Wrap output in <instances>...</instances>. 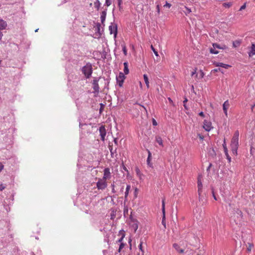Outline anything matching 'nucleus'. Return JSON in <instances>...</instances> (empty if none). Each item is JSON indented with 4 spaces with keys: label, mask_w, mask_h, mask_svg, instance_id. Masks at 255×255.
<instances>
[{
    "label": "nucleus",
    "mask_w": 255,
    "mask_h": 255,
    "mask_svg": "<svg viewBox=\"0 0 255 255\" xmlns=\"http://www.w3.org/2000/svg\"><path fill=\"white\" fill-rule=\"evenodd\" d=\"M136 255H144V251H142V252H139L137 253Z\"/></svg>",
    "instance_id": "nucleus-48"
},
{
    "label": "nucleus",
    "mask_w": 255,
    "mask_h": 255,
    "mask_svg": "<svg viewBox=\"0 0 255 255\" xmlns=\"http://www.w3.org/2000/svg\"><path fill=\"white\" fill-rule=\"evenodd\" d=\"M125 246V244L123 243H121V244H120V247H119V252H120L121 250Z\"/></svg>",
    "instance_id": "nucleus-34"
},
{
    "label": "nucleus",
    "mask_w": 255,
    "mask_h": 255,
    "mask_svg": "<svg viewBox=\"0 0 255 255\" xmlns=\"http://www.w3.org/2000/svg\"><path fill=\"white\" fill-rule=\"evenodd\" d=\"M5 186L3 184H0V191L4 190L5 189Z\"/></svg>",
    "instance_id": "nucleus-38"
},
{
    "label": "nucleus",
    "mask_w": 255,
    "mask_h": 255,
    "mask_svg": "<svg viewBox=\"0 0 255 255\" xmlns=\"http://www.w3.org/2000/svg\"><path fill=\"white\" fill-rule=\"evenodd\" d=\"M199 116H200L201 117H202L203 118H204L205 117V115H204V113L202 112H201L200 113H199Z\"/></svg>",
    "instance_id": "nucleus-46"
},
{
    "label": "nucleus",
    "mask_w": 255,
    "mask_h": 255,
    "mask_svg": "<svg viewBox=\"0 0 255 255\" xmlns=\"http://www.w3.org/2000/svg\"><path fill=\"white\" fill-rule=\"evenodd\" d=\"M232 5V2H225L223 3V6L226 8H229Z\"/></svg>",
    "instance_id": "nucleus-26"
},
{
    "label": "nucleus",
    "mask_w": 255,
    "mask_h": 255,
    "mask_svg": "<svg viewBox=\"0 0 255 255\" xmlns=\"http://www.w3.org/2000/svg\"><path fill=\"white\" fill-rule=\"evenodd\" d=\"M151 159L149 158H147V164L149 167H152V164L150 162Z\"/></svg>",
    "instance_id": "nucleus-31"
},
{
    "label": "nucleus",
    "mask_w": 255,
    "mask_h": 255,
    "mask_svg": "<svg viewBox=\"0 0 255 255\" xmlns=\"http://www.w3.org/2000/svg\"><path fill=\"white\" fill-rule=\"evenodd\" d=\"M171 6V4L167 2H166L165 4L164 5V7H166L170 8Z\"/></svg>",
    "instance_id": "nucleus-39"
},
{
    "label": "nucleus",
    "mask_w": 255,
    "mask_h": 255,
    "mask_svg": "<svg viewBox=\"0 0 255 255\" xmlns=\"http://www.w3.org/2000/svg\"><path fill=\"white\" fill-rule=\"evenodd\" d=\"M112 192L113 193H115L116 192V191L115 190V188H113L112 189Z\"/></svg>",
    "instance_id": "nucleus-55"
},
{
    "label": "nucleus",
    "mask_w": 255,
    "mask_h": 255,
    "mask_svg": "<svg viewBox=\"0 0 255 255\" xmlns=\"http://www.w3.org/2000/svg\"><path fill=\"white\" fill-rule=\"evenodd\" d=\"M173 248L176 250V251L180 254H183L184 253V251L183 249H182L180 248L179 246L176 243L173 244Z\"/></svg>",
    "instance_id": "nucleus-15"
},
{
    "label": "nucleus",
    "mask_w": 255,
    "mask_h": 255,
    "mask_svg": "<svg viewBox=\"0 0 255 255\" xmlns=\"http://www.w3.org/2000/svg\"><path fill=\"white\" fill-rule=\"evenodd\" d=\"M204 76V73L202 70H200L199 72V76H198V79L203 78Z\"/></svg>",
    "instance_id": "nucleus-25"
},
{
    "label": "nucleus",
    "mask_w": 255,
    "mask_h": 255,
    "mask_svg": "<svg viewBox=\"0 0 255 255\" xmlns=\"http://www.w3.org/2000/svg\"><path fill=\"white\" fill-rule=\"evenodd\" d=\"M114 218H115V215H114V213H113V214H111V219H114Z\"/></svg>",
    "instance_id": "nucleus-52"
},
{
    "label": "nucleus",
    "mask_w": 255,
    "mask_h": 255,
    "mask_svg": "<svg viewBox=\"0 0 255 255\" xmlns=\"http://www.w3.org/2000/svg\"><path fill=\"white\" fill-rule=\"evenodd\" d=\"M202 175L198 176L197 181L198 193H202L203 192V185L202 183Z\"/></svg>",
    "instance_id": "nucleus-8"
},
{
    "label": "nucleus",
    "mask_w": 255,
    "mask_h": 255,
    "mask_svg": "<svg viewBox=\"0 0 255 255\" xmlns=\"http://www.w3.org/2000/svg\"><path fill=\"white\" fill-rule=\"evenodd\" d=\"M124 71L125 74H128L129 73V70L128 68V62H126L124 63Z\"/></svg>",
    "instance_id": "nucleus-17"
},
{
    "label": "nucleus",
    "mask_w": 255,
    "mask_h": 255,
    "mask_svg": "<svg viewBox=\"0 0 255 255\" xmlns=\"http://www.w3.org/2000/svg\"><path fill=\"white\" fill-rule=\"evenodd\" d=\"M99 132L100 133L101 139L102 140H105V137L106 135V130L104 126H101L99 128Z\"/></svg>",
    "instance_id": "nucleus-10"
},
{
    "label": "nucleus",
    "mask_w": 255,
    "mask_h": 255,
    "mask_svg": "<svg viewBox=\"0 0 255 255\" xmlns=\"http://www.w3.org/2000/svg\"><path fill=\"white\" fill-rule=\"evenodd\" d=\"M82 73L84 74L86 78H89L92 73L93 69L91 64L88 63L82 69Z\"/></svg>",
    "instance_id": "nucleus-2"
},
{
    "label": "nucleus",
    "mask_w": 255,
    "mask_h": 255,
    "mask_svg": "<svg viewBox=\"0 0 255 255\" xmlns=\"http://www.w3.org/2000/svg\"><path fill=\"white\" fill-rule=\"evenodd\" d=\"M111 186H112V188H115V185H114V184H112L111 185Z\"/></svg>",
    "instance_id": "nucleus-59"
},
{
    "label": "nucleus",
    "mask_w": 255,
    "mask_h": 255,
    "mask_svg": "<svg viewBox=\"0 0 255 255\" xmlns=\"http://www.w3.org/2000/svg\"><path fill=\"white\" fill-rule=\"evenodd\" d=\"M138 190L137 188H135V191H134V195L135 197L137 196V193Z\"/></svg>",
    "instance_id": "nucleus-51"
},
{
    "label": "nucleus",
    "mask_w": 255,
    "mask_h": 255,
    "mask_svg": "<svg viewBox=\"0 0 255 255\" xmlns=\"http://www.w3.org/2000/svg\"><path fill=\"white\" fill-rule=\"evenodd\" d=\"M203 128L207 131H210L213 128L211 122L205 120L204 121Z\"/></svg>",
    "instance_id": "nucleus-9"
},
{
    "label": "nucleus",
    "mask_w": 255,
    "mask_h": 255,
    "mask_svg": "<svg viewBox=\"0 0 255 255\" xmlns=\"http://www.w3.org/2000/svg\"><path fill=\"white\" fill-rule=\"evenodd\" d=\"M130 189V185H127V187H126V192H125V198L126 199H127V198L128 196L129 191Z\"/></svg>",
    "instance_id": "nucleus-20"
},
{
    "label": "nucleus",
    "mask_w": 255,
    "mask_h": 255,
    "mask_svg": "<svg viewBox=\"0 0 255 255\" xmlns=\"http://www.w3.org/2000/svg\"><path fill=\"white\" fill-rule=\"evenodd\" d=\"M162 214H163L162 224L164 226V228H166L165 198L163 199L162 201Z\"/></svg>",
    "instance_id": "nucleus-5"
},
{
    "label": "nucleus",
    "mask_w": 255,
    "mask_h": 255,
    "mask_svg": "<svg viewBox=\"0 0 255 255\" xmlns=\"http://www.w3.org/2000/svg\"><path fill=\"white\" fill-rule=\"evenodd\" d=\"M252 246L250 245L249 247V248L248 249L249 250H251V248H252Z\"/></svg>",
    "instance_id": "nucleus-61"
},
{
    "label": "nucleus",
    "mask_w": 255,
    "mask_h": 255,
    "mask_svg": "<svg viewBox=\"0 0 255 255\" xmlns=\"http://www.w3.org/2000/svg\"><path fill=\"white\" fill-rule=\"evenodd\" d=\"M211 166H212V164H211V163H210V164H209V165L208 167L207 168V170H209L210 169V167H211Z\"/></svg>",
    "instance_id": "nucleus-56"
},
{
    "label": "nucleus",
    "mask_w": 255,
    "mask_h": 255,
    "mask_svg": "<svg viewBox=\"0 0 255 255\" xmlns=\"http://www.w3.org/2000/svg\"><path fill=\"white\" fill-rule=\"evenodd\" d=\"M125 78V76L122 72H120L119 75L117 77V83L120 87H122Z\"/></svg>",
    "instance_id": "nucleus-6"
},
{
    "label": "nucleus",
    "mask_w": 255,
    "mask_h": 255,
    "mask_svg": "<svg viewBox=\"0 0 255 255\" xmlns=\"http://www.w3.org/2000/svg\"><path fill=\"white\" fill-rule=\"evenodd\" d=\"M156 141L161 146H163L162 139L159 136H156L155 137Z\"/></svg>",
    "instance_id": "nucleus-19"
},
{
    "label": "nucleus",
    "mask_w": 255,
    "mask_h": 255,
    "mask_svg": "<svg viewBox=\"0 0 255 255\" xmlns=\"http://www.w3.org/2000/svg\"><path fill=\"white\" fill-rule=\"evenodd\" d=\"M100 78H94L92 81L93 88L94 89V93L98 94L99 92L100 87L98 84V82Z\"/></svg>",
    "instance_id": "nucleus-3"
},
{
    "label": "nucleus",
    "mask_w": 255,
    "mask_h": 255,
    "mask_svg": "<svg viewBox=\"0 0 255 255\" xmlns=\"http://www.w3.org/2000/svg\"><path fill=\"white\" fill-rule=\"evenodd\" d=\"M214 71L215 72H218V71H220L221 69H220V68H219L218 69H214Z\"/></svg>",
    "instance_id": "nucleus-53"
},
{
    "label": "nucleus",
    "mask_w": 255,
    "mask_h": 255,
    "mask_svg": "<svg viewBox=\"0 0 255 255\" xmlns=\"http://www.w3.org/2000/svg\"><path fill=\"white\" fill-rule=\"evenodd\" d=\"M185 9L187 10V12H186V13H189L191 12L190 8H189L188 7L185 6Z\"/></svg>",
    "instance_id": "nucleus-40"
},
{
    "label": "nucleus",
    "mask_w": 255,
    "mask_h": 255,
    "mask_svg": "<svg viewBox=\"0 0 255 255\" xmlns=\"http://www.w3.org/2000/svg\"><path fill=\"white\" fill-rule=\"evenodd\" d=\"M229 106L230 104L229 101L228 100L226 101L223 105V111L226 116H227V110L229 108Z\"/></svg>",
    "instance_id": "nucleus-13"
},
{
    "label": "nucleus",
    "mask_w": 255,
    "mask_h": 255,
    "mask_svg": "<svg viewBox=\"0 0 255 255\" xmlns=\"http://www.w3.org/2000/svg\"><path fill=\"white\" fill-rule=\"evenodd\" d=\"M156 9H157V12L159 13V11H160V9H159V5H157L156 6Z\"/></svg>",
    "instance_id": "nucleus-50"
},
{
    "label": "nucleus",
    "mask_w": 255,
    "mask_h": 255,
    "mask_svg": "<svg viewBox=\"0 0 255 255\" xmlns=\"http://www.w3.org/2000/svg\"><path fill=\"white\" fill-rule=\"evenodd\" d=\"M212 194H213V197L214 198V199L215 200H217V198H216V196H215V195L214 194V191H212Z\"/></svg>",
    "instance_id": "nucleus-47"
},
{
    "label": "nucleus",
    "mask_w": 255,
    "mask_h": 255,
    "mask_svg": "<svg viewBox=\"0 0 255 255\" xmlns=\"http://www.w3.org/2000/svg\"><path fill=\"white\" fill-rule=\"evenodd\" d=\"M239 132L237 130L234 133L232 137L231 143V147L233 153L236 155H237V150L239 147Z\"/></svg>",
    "instance_id": "nucleus-1"
},
{
    "label": "nucleus",
    "mask_w": 255,
    "mask_h": 255,
    "mask_svg": "<svg viewBox=\"0 0 255 255\" xmlns=\"http://www.w3.org/2000/svg\"><path fill=\"white\" fill-rule=\"evenodd\" d=\"M118 5L119 6H120L121 4L122 3V0H118Z\"/></svg>",
    "instance_id": "nucleus-49"
},
{
    "label": "nucleus",
    "mask_w": 255,
    "mask_h": 255,
    "mask_svg": "<svg viewBox=\"0 0 255 255\" xmlns=\"http://www.w3.org/2000/svg\"><path fill=\"white\" fill-rule=\"evenodd\" d=\"M151 48L152 50L153 51V52H154V54L156 56H158V54L157 51L155 49V48L153 47V46L152 45H151Z\"/></svg>",
    "instance_id": "nucleus-30"
},
{
    "label": "nucleus",
    "mask_w": 255,
    "mask_h": 255,
    "mask_svg": "<svg viewBox=\"0 0 255 255\" xmlns=\"http://www.w3.org/2000/svg\"><path fill=\"white\" fill-rule=\"evenodd\" d=\"M216 65V66L223 67L226 69H228L230 67L229 65L224 64L223 63H217Z\"/></svg>",
    "instance_id": "nucleus-18"
},
{
    "label": "nucleus",
    "mask_w": 255,
    "mask_h": 255,
    "mask_svg": "<svg viewBox=\"0 0 255 255\" xmlns=\"http://www.w3.org/2000/svg\"><path fill=\"white\" fill-rule=\"evenodd\" d=\"M111 177V173L110 171V169L109 168H106L104 170V176L103 178L104 179L106 180L107 179H109Z\"/></svg>",
    "instance_id": "nucleus-12"
},
{
    "label": "nucleus",
    "mask_w": 255,
    "mask_h": 255,
    "mask_svg": "<svg viewBox=\"0 0 255 255\" xmlns=\"http://www.w3.org/2000/svg\"><path fill=\"white\" fill-rule=\"evenodd\" d=\"M123 52H124L125 55H127V50L126 49V47L125 45L123 46Z\"/></svg>",
    "instance_id": "nucleus-35"
},
{
    "label": "nucleus",
    "mask_w": 255,
    "mask_h": 255,
    "mask_svg": "<svg viewBox=\"0 0 255 255\" xmlns=\"http://www.w3.org/2000/svg\"><path fill=\"white\" fill-rule=\"evenodd\" d=\"M240 42L239 41H234L233 43V45L234 47H237L239 46L240 45Z\"/></svg>",
    "instance_id": "nucleus-28"
},
{
    "label": "nucleus",
    "mask_w": 255,
    "mask_h": 255,
    "mask_svg": "<svg viewBox=\"0 0 255 255\" xmlns=\"http://www.w3.org/2000/svg\"><path fill=\"white\" fill-rule=\"evenodd\" d=\"M124 186H123L122 187L121 189V190H120L121 192H122V193H123V191H124Z\"/></svg>",
    "instance_id": "nucleus-54"
},
{
    "label": "nucleus",
    "mask_w": 255,
    "mask_h": 255,
    "mask_svg": "<svg viewBox=\"0 0 255 255\" xmlns=\"http://www.w3.org/2000/svg\"><path fill=\"white\" fill-rule=\"evenodd\" d=\"M142 242H140V244L139 245L138 247H139V250H140V251L141 252H142V251H143V250L142 249Z\"/></svg>",
    "instance_id": "nucleus-36"
},
{
    "label": "nucleus",
    "mask_w": 255,
    "mask_h": 255,
    "mask_svg": "<svg viewBox=\"0 0 255 255\" xmlns=\"http://www.w3.org/2000/svg\"><path fill=\"white\" fill-rule=\"evenodd\" d=\"M38 29H37L35 30V32H37V31H38Z\"/></svg>",
    "instance_id": "nucleus-64"
},
{
    "label": "nucleus",
    "mask_w": 255,
    "mask_h": 255,
    "mask_svg": "<svg viewBox=\"0 0 255 255\" xmlns=\"http://www.w3.org/2000/svg\"><path fill=\"white\" fill-rule=\"evenodd\" d=\"M223 146L224 148V152L226 156V157H227L229 162H230L231 161V157L230 156V155L228 153V149H227V147L226 146L225 139H224V143L223 144Z\"/></svg>",
    "instance_id": "nucleus-11"
},
{
    "label": "nucleus",
    "mask_w": 255,
    "mask_h": 255,
    "mask_svg": "<svg viewBox=\"0 0 255 255\" xmlns=\"http://www.w3.org/2000/svg\"><path fill=\"white\" fill-rule=\"evenodd\" d=\"M106 180L103 178L99 180L97 183V187L98 189L104 190L106 188L107 183Z\"/></svg>",
    "instance_id": "nucleus-4"
},
{
    "label": "nucleus",
    "mask_w": 255,
    "mask_h": 255,
    "mask_svg": "<svg viewBox=\"0 0 255 255\" xmlns=\"http://www.w3.org/2000/svg\"><path fill=\"white\" fill-rule=\"evenodd\" d=\"M112 3V0H106L105 5L109 6Z\"/></svg>",
    "instance_id": "nucleus-29"
},
{
    "label": "nucleus",
    "mask_w": 255,
    "mask_h": 255,
    "mask_svg": "<svg viewBox=\"0 0 255 255\" xmlns=\"http://www.w3.org/2000/svg\"><path fill=\"white\" fill-rule=\"evenodd\" d=\"M210 51L212 54H218L219 53L218 51L216 50L215 48L214 47L211 48L210 49Z\"/></svg>",
    "instance_id": "nucleus-27"
},
{
    "label": "nucleus",
    "mask_w": 255,
    "mask_h": 255,
    "mask_svg": "<svg viewBox=\"0 0 255 255\" xmlns=\"http://www.w3.org/2000/svg\"><path fill=\"white\" fill-rule=\"evenodd\" d=\"M124 237H125V235H123L122 236V237L118 240V242L121 243L123 241V240Z\"/></svg>",
    "instance_id": "nucleus-42"
},
{
    "label": "nucleus",
    "mask_w": 255,
    "mask_h": 255,
    "mask_svg": "<svg viewBox=\"0 0 255 255\" xmlns=\"http://www.w3.org/2000/svg\"><path fill=\"white\" fill-rule=\"evenodd\" d=\"M213 47L214 48H218V49H224L226 48V46L225 45H223L222 46H220L219 44H217V43H214L213 44Z\"/></svg>",
    "instance_id": "nucleus-21"
},
{
    "label": "nucleus",
    "mask_w": 255,
    "mask_h": 255,
    "mask_svg": "<svg viewBox=\"0 0 255 255\" xmlns=\"http://www.w3.org/2000/svg\"><path fill=\"white\" fill-rule=\"evenodd\" d=\"M147 158H149L150 159L151 158V152H150L149 150H148V157H147Z\"/></svg>",
    "instance_id": "nucleus-45"
},
{
    "label": "nucleus",
    "mask_w": 255,
    "mask_h": 255,
    "mask_svg": "<svg viewBox=\"0 0 255 255\" xmlns=\"http://www.w3.org/2000/svg\"><path fill=\"white\" fill-rule=\"evenodd\" d=\"M143 79H144V82L146 84L147 87L149 88V84L148 79V77H147V75H146V74L143 75Z\"/></svg>",
    "instance_id": "nucleus-22"
},
{
    "label": "nucleus",
    "mask_w": 255,
    "mask_h": 255,
    "mask_svg": "<svg viewBox=\"0 0 255 255\" xmlns=\"http://www.w3.org/2000/svg\"><path fill=\"white\" fill-rule=\"evenodd\" d=\"M101 5V3L99 0H96V1L94 2V6L95 7L97 8V9H99L100 6Z\"/></svg>",
    "instance_id": "nucleus-24"
},
{
    "label": "nucleus",
    "mask_w": 255,
    "mask_h": 255,
    "mask_svg": "<svg viewBox=\"0 0 255 255\" xmlns=\"http://www.w3.org/2000/svg\"><path fill=\"white\" fill-rule=\"evenodd\" d=\"M109 29L110 30V34H114L115 37H116L117 34V25L116 24L111 23V25L109 27Z\"/></svg>",
    "instance_id": "nucleus-7"
},
{
    "label": "nucleus",
    "mask_w": 255,
    "mask_h": 255,
    "mask_svg": "<svg viewBox=\"0 0 255 255\" xmlns=\"http://www.w3.org/2000/svg\"><path fill=\"white\" fill-rule=\"evenodd\" d=\"M248 54L250 57H251L253 55H255V44L254 43L252 44L251 50L249 52Z\"/></svg>",
    "instance_id": "nucleus-14"
},
{
    "label": "nucleus",
    "mask_w": 255,
    "mask_h": 255,
    "mask_svg": "<svg viewBox=\"0 0 255 255\" xmlns=\"http://www.w3.org/2000/svg\"><path fill=\"white\" fill-rule=\"evenodd\" d=\"M123 169H124V170H125V171H128V170H127V168H126L125 166H123Z\"/></svg>",
    "instance_id": "nucleus-57"
},
{
    "label": "nucleus",
    "mask_w": 255,
    "mask_h": 255,
    "mask_svg": "<svg viewBox=\"0 0 255 255\" xmlns=\"http://www.w3.org/2000/svg\"><path fill=\"white\" fill-rule=\"evenodd\" d=\"M198 199L199 201L200 202H204V197L203 195H202V193H198Z\"/></svg>",
    "instance_id": "nucleus-23"
},
{
    "label": "nucleus",
    "mask_w": 255,
    "mask_h": 255,
    "mask_svg": "<svg viewBox=\"0 0 255 255\" xmlns=\"http://www.w3.org/2000/svg\"><path fill=\"white\" fill-rule=\"evenodd\" d=\"M184 106L185 108L186 109V105H185V104H184Z\"/></svg>",
    "instance_id": "nucleus-62"
},
{
    "label": "nucleus",
    "mask_w": 255,
    "mask_h": 255,
    "mask_svg": "<svg viewBox=\"0 0 255 255\" xmlns=\"http://www.w3.org/2000/svg\"><path fill=\"white\" fill-rule=\"evenodd\" d=\"M142 107H143V108H144V109L145 111H146V109H145V108L144 107H143V106Z\"/></svg>",
    "instance_id": "nucleus-63"
},
{
    "label": "nucleus",
    "mask_w": 255,
    "mask_h": 255,
    "mask_svg": "<svg viewBox=\"0 0 255 255\" xmlns=\"http://www.w3.org/2000/svg\"><path fill=\"white\" fill-rule=\"evenodd\" d=\"M252 246L250 245L249 247V248L248 249L249 250H251V248H252Z\"/></svg>",
    "instance_id": "nucleus-60"
},
{
    "label": "nucleus",
    "mask_w": 255,
    "mask_h": 255,
    "mask_svg": "<svg viewBox=\"0 0 255 255\" xmlns=\"http://www.w3.org/2000/svg\"><path fill=\"white\" fill-rule=\"evenodd\" d=\"M246 7V3H245L240 8L239 10L241 11L243 9H245Z\"/></svg>",
    "instance_id": "nucleus-37"
},
{
    "label": "nucleus",
    "mask_w": 255,
    "mask_h": 255,
    "mask_svg": "<svg viewBox=\"0 0 255 255\" xmlns=\"http://www.w3.org/2000/svg\"><path fill=\"white\" fill-rule=\"evenodd\" d=\"M3 167L2 163L0 162V172L3 169Z\"/></svg>",
    "instance_id": "nucleus-44"
},
{
    "label": "nucleus",
    "mask_w": 255,
    "mask_h": 255,
    "mask_svg": "<svg viewBox=\"0 0 255 255\" xmlns=\"http://www.w3.org/2000/svg\"><path fill=\"white\" fill-rule=\"evenodd\" d=\"M100 105V113H101L105 107V105L102 103H101Z\"/></svg>",
    "instance_id": "nucleus-32"
},
{
    "label": "nucleus",
    "mask_w": 255,
    "mask_h": 255,
    "mask_svg": "<svg viewBox=\"0 0 255 255\" xmlns=\"http://www.w3.org/2000/svg\"><path fill=\"white\" fill-rule=\"evenodd\" d=\"M196 71H197V68H195L194 70V71H193L191 73V76H193L194 75H195V76L196 77H198V74H196Z\"/></svg>",
    "instance_id": "nucleus-33"
},
{
    "label": "nucleus",
    "mask_w": 255,
    "mask_h": 255,
    "mask_svg": "<svg viewBox=\"0 0 255 255\" xmlns=\"http://www.w3.org/2000/svg\"><path fill=\"white\" fill-rule=\"evenodd\" d=\"M187 101V99H185V100L183 101L184 104H185V103Z\"/></svg>",
    "instance_id": "nucleus-58"
},
{
    "label": "nucleus",
    "mask_w": 255,
    "mask_h": 255,
    "mask_svg": "<svg viewBox=\"0 0 255 255\" xmlns=\"http://www.w3.org/2000/svg\"><path fill=\"white\" fill-rule=\"evenodd\" d=\"M100 26H101L100 23H97V24H96V28H97V29H98V31L100 30Z\"/></svg>",
    "instance_id": "nucleus-41"
},
{
    "label": "nucleus",
    "mask_w": 255,
    "mask_h": 255,
    "mask_svg": "<svg viewBox=\"0 0 255 255\" xmlns=\"http://www.w3.org/2000/svg\"><path fill=\"white\" fill-rule=\"evenodd\" d=\"M152 124L153 126H155L157 125V122L154 119H152Z\"/></svg>",
    "instance_id": "nucleus-43"
},
{
    "label": "nucleus",
    "mask_w": 255,
    "mask_h": 255,
    "mask_svg": "<svg viewBox=\"0 0 255 255\" xmlns=\"http://www.w3.org/2000/svg\"><path fill=\"white\" fill-rule=\"evenodd\" d=\"M107 12L106 10H104L102 12L101 15V22L103 24H104V23L106 20Z\"/></svg>",
    "instance_id": "nucleus-16"
}]
</instances>
